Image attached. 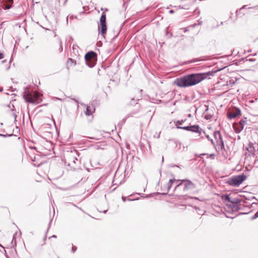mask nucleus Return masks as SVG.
<instances>
[{
    "label": "nucleus",
    "instance_id": "f257e3e1",
    "mask_svg": "<svg viewBox=\"0 0 258 258\" xmlns=\"http://www.w3.org/2000/svg\"><path fill=\"white\" fill-rule=\"evenodd\" d=\"M207 73H196L187 75L177 78L174 84L179 87H187L200 83L208 77Z\"/></svg>",
    "mask_w": 258,
    "mask_h": 258
},
{
    "label": "nucleus",
    "instance_id": "f03ea898",
    "mask_svg": "<svg viewBox=\"0 0 258 258\" xmlns=\"http://www.w3.org/2000/svg\"><path fill=\"white\" fill-rule=\"evenodd\" d=\"M23 97L26 102L33 104H39L42 101L40 94L37 92H25Z\"/></svg>",
    "mask_w": 258,
    "mask_h": 258
},
{
    "label": "nucleus",
    "instance_id": "7ed1b4c3",
    "mask_svg": "<svg viewBox=\"0 0 258 258\" xmlns=\"http://www.w3.org/2000/svg\"><path fill=\"white\" fill-rule=\"evenodd\" d=\"M179 183H177L174 190H177L180 186L183 185V191L192 190L196 187L195 184L187 179L179 180Z\"/></svg>",
    "mask_w": 258,
    "mask_h": 258
},
{
    "label": "nucleus",
    "instance_id": "20e7f679",
    "mask_svg": "<svg viewBox=\"0 0 258 258\" xmlns=\"http://www.w3.org/2000/svg\"><path fill=\"white\" fill-rule=\"evenodd\" d=\"M246 179V176L244 174L234 176L229 178L227 183L234 186H238Z\"/></svg>",
    "mask_w": 258,
    "mask_h": 258
},
{
    "label": "nucleus",
    "instance_id": "39448f33",
    "mask_svg": "<svg viewBox=\"0 0 258 258\" xmlns=\"http://www.w3.org/2000/svg\"><path fill=\"white\" fill-rule=\"evenodd\" d=\"M85 59L86 60V64L89 67L92 68L95 64L96 60V53L93 51H90L85 54Z\"/></svg>",
    "mask_w": 258,
    "mask_h": 258
},
{
    "label": "nucleus",
    "instance_id": "423d86ee",
    "mask_svg": "<svg viewBox=\"0 0 258 258\" xmlns=\"http://www.w3.org/2000/svg\"><path fill=\"white\" fill-rule=\"evenodd\" d=\"M98 31L104 36L107 31V26L106 23V15L102 13L100 18V23L98 26Z\"/></svg>",
    "mask_w": 258,
    "mask_h": 258
},
{
    "label": "nucleus",
    "instance_id": "0eeeda50",
    "mask_svg": "<svg viewBox=\"0 0 258 258\" xmlns=\"http://www.w3.org/2000/svg\"><path fill=\"white\" fill-rule=\"evenodd\" d=\"M227 116L230 119H233L237 117L240 114V110L237 107L231 108L229 107L227 110Z\"/></svg>",
    "mask_w": 258,
    "mask_h": 258
},
{
    "label": "nucleus",
    "instance_id": "6e6552de",
    "mask_svg": "<svg viewBox=\"0 0 258 258\" xmlns=\"http://www.w3.org/2000/svg\"><path fill=\"white\" fill-rule=\"evenodd\" d=\"M214 136L216 141V146L218 147V149L222 150L224 148V144L220 132H215L214 134Z\"/></svg>",
    "mask_w": 258,
    "mask_h": 258
},
{
    "label": "nucleus",
    "instance_id": "1a4fd4ad",
    "mask_svg": "<svg viewBox=\"0 0 258 258\" xmlns=\"http://www.w3.org/2000/svg\"><path fill=\"white\" fill-rule=\"evenodd\" d=\"M239 209L238 202H230L227 203V213L237 212Z\"/></svg>",
    "mask_w": 258,
    "mask_h": 258
},
{
    "label": "nucleus",
    "instance_id": "9d476101",
    "mask_svg": "<svg viewBox=\"0 0 258 258\" xmlns=\"http://www.w3.org/2000/svg\"><path fill=\"white\" fill-rule=\"evenodd\" d=\"M246 122V120L242 119L239 122L234 123L233 124V127L236 133H239L243 129Z\"/></svg>",
    "mask_w": 258,
    "mask_h": 258
},
{
    "label": "nucleus",
    "instance_id": "9b49d317",
    "mask_svg": "<svg viewBox=\"0 0 258 258\" xmlns=\"http://www.w3.org/2000/svg\"><path fill=\"white\" fill-rule=\"evenodd\" d=\"M178 182H179V180H176L175 179H170L168 182L162 188V190L164 191L163 194H167L171 188L173 183Z\"/></svg>",
    "mask_w": 258,
    "mask_h": 258
},
{
    "label": "nucleus",
    "instance_id": "f8f14e48",
    "mask_svg": "<svg viewBox=\"0 0 258 258\" xmlns=\"http://www.w3.org/2000/svg\"><path fill=\"white\" fill-rule=\"evenodd\" d=\"M181 129L197 133H201L202 130L198 125L181 127Z\"/></svg>",
    "mask_w": 258,
    "mask_h": 258
},
{
    "label": "nucleus",
    "instance_id": "ddd939ff",
    "mask_svg": "<svg viewBox=\"0 0 258 258\" xmlns=\"http://www.w3.org/2000/svg\"><path fill=\"white\" fill-rule=\"evenodd\" d=\"M95 109L93 105L91 104L87 105L85 113L86 115L90 116L92 114V113L95 111Z\"/></svg>",
    "mask_w": 258,
    "mask_h": 258
},
{
    "label": "nucleus",
    "instance_id": "4468645a",
    "mask_svg": "<svg viewBox=\"0 0 258 258\" xmlns=\"http://www.w3.org/2000/svg\"><path fill=\"white\" fill-rule=\"evenodd\" d=\"M247 149L248 151V152L251 153L252 155H255V150L254 149V147H253V145L252 143H250L248 144V147Z\"/></svg>",
    "mask_w": 258,
    "mask_h": 258
},
{
    "label": "nucleus",
    "instance_id": "2eb2a0df",
    "mask_svg": "<svg viewBox=\"0 0 258 258\" xmlns=\"http://www.w3.org/2000/svg\"><path fill=\"white\" fill-rule=\"evenodd\" d=\"M186 119H182L181 120H177L175 122V125L178 128H181V127L180 125H182L183 122H184L186 121Z\"/></svg>",
    "mask_w": 258,
    "mask_h": 258
},
{
    "label": "nucleus",
    "instance_id": "dca6fc26",
    "mask_svg": "<svg viewBox=\"0 0 258 258\" xmlns=\"http://www.w3.org/2000/svg\"><path fill=\"white\" fill-rule=\"evenodd\" d=\"M12 110L13 111L12 115H13V116L15 118V121H17L16 118H17V114H16L15 111H14V109H12Z\"/></svg>",
    "mask_w": 258,
    "mask_h": 258
},
{
    "label": "nucleus",
    "instance_id": "f3484780",
    "mask_svg": "<svg viewBox=\"0 0 258 258\" xmlns=\"http://www.w3.org/2000/svg\"><path fill=\"white\" fill-rule=\"evenodd\" d=\"M258 217V211L256 212V213L252 217V219H254Z\"/></svg>",
    "mask_w": 258,
    "mask_h": 258
},
{
    "label": "nucleus",
    "instance_id": "a211bd4d",
    "mask_svg": "<svg viewBox=\"0 0 258 258\" xmlns=\"http://www.w3.org/2000/svg\"><path fill=\"white\" fill-rule=\"evenodd\" d=\"M72 159H73V162L74 163H76V161H78V159L76 157H75L74 155L72 156Z\"/></svg>",
    "mask_w": 258,
    "mask_h": 258
},
{
    "label": "nucleus",
    "instance_id": "6ab92c4d",
    "mask_svg": "<svg viewBox=\"0 0 258 258\" xmlns=\"http://www.w3.org/2000/svg\"><path fill=\"white\" fill-rule=\"evenodd\" d=\"M136 102V101H135L134 99H132L130 103L131 105H133L135 103L136 104H138L137 102Z\"/></svg>",
    "mask_w": 258,
    "mask_h": 258
},
{
    "label": "nucleus",
    "instance_id": "aec40b11",
    "mask_svg": "<svg viewBox=\"0 0 258 258\" xmlns=\"http://www.w3.org/2000/svg\"><path fill=\"white\" fill-rule=\"evenodd\" d=\"M11 8V6L10 5L7 4L5 6V9L8 10V9H10Z\"/></svg>",
    "mask_w": 258,
    "mask_h": 258
},
{
    "label": "nucleus",
    "instance_id": "412c9836",
    "mask_svg": "<svg viewBox=\"0 0 258 258\" xmlns=\"http://www.w3.org/2000/svg\"><path fill=\"white\" fill-rule=\"evenodd\" d=\"M76 249H77V247H76L73 246L72 248V251L73 252H75V251L76 250Z\"/></svg>",
    "mask_w": 258,
    "mask_h": 258
},
{
    "label": "nucleus",
    "instance_id": "4be33fe9",
    "mask_svg": "<svg viewBox=\"0 0 258 258\" xmlns=\"http://www.w3.org/2000/svg\"><path fill=\"white\" fill-rule=\"evenodd\" d=\"M222 197L223 200H226V195H223Z\"/></svg>",
    "mask_w": 258,
    "mask_h": 258
},
{
    "label": "nucleus",
    "instance_id": "5701e85b",
    "mask_svg": "<svg viewBox=\"0 0 258 258\" xmlns=\"http://www.w3.org/2000/svg\"><path fill=\"white\" fill-rule=\"evenodd\" d=\"M4 57V55L2 53L0 52V59Z\"/></svg>",
    "mask_w": 258,
    "mask_h": 258
},
{
    "label": "nucleus",
    "instance_id": "b1692460",
    "mask_svg": "<svg viewBox=\"0 0 258 258\" xmlns=\"http://www.w3.org/2000/svg\"><path fill=\"white\" fill-rule=\"evenodd\" d=\"M227 202H230V198L228 195H227Z\"/></svg>",
    "mask_w": 258,
    "mask_h": 258
},
{
    "label": "nucleus",
    "instance_id": "393cba45",
    "mask_svg": "<svg viewBox=\"0 0 258 258\" xmlns=\"http://www.w3.org/2000/svg\"><path fill=\"white\" fill-rule=\"evenodd\" d=\"M7 1L9 3H13V0H7Z\"/></svg>",
    "mask_w": 258,
    "mask_h": 258
},
{
    "label": "nucleus",
    "instance_id": "a878e982",
    "mask_svg": "<svg viewBox=\"0 0 258 258\" xmlns=\"http://www.w3.org/2000/svg\"><path fill=\"white\" fill-rule=\"evenodd\" d=\"M211 141H212V144H213V145H215V146H216V147H217V148H216V149H217V148L218 149V147L216 146V145H215V143L213 142V140H211Z\"/></svg>",
    "mask_w": 258,
    "mask_h": 258
},
{
    "label": "nucleus",
    "instance_id": "bb28decb",
    "mask_svg": "<svg viewBox=\"0 0 258 258\" xmlns=\"http://www.w3.org/2000/svg\"><path fill=\"white\" fill-rule=\"evenodd\" d=\"M169 13H170V14H172V13H174V11H173V10H170V11H169Z\"/></svg>",
    "mask_w": 258,
    "mask_h": 258
},
{
    "label": "nucleus",
    "instance_id": "cd10ccee",
    "mask_svg": "<svg viewBox=\"0 0 258 258\" xmlns=\"http://www.w3.org/2000/svg\"><path fill=\"white\" fill-rule=\"evenodd\" d=\"M122 200L123 202H125V197H122Z\"/></svg>",
    "mask_w": 258,
    "mask_h": 258
},
{
    "label": "nucleus",
    "instance_id": "c85d7f7f",
    "mask_svg": "<svg viewBox=\"0 0 258 258\" xmlns=\"http://www.w3.org/2000/svg\"><path fill=\"white\" fill-rule=\"evenodd\" d=\"M213 156H214V154H210V155H209V157H213Z\"/></svg>",
    "mask_w": 258,
    "mask_h": 258
},
{
    "label": "nucleus",
    "instance_id": "c756f323",
    "mask_svg": "<svg viewBox=\"0 0 258 258\" xmlns=\"http://www.w3.org/2000/svg\"><path fill=\"white\" fill-rule=\"evenodd\" d=\"M229 83H230V84H233V83H234V81H232V82H231V80H230V81H229Z\"/></svg>",
    "mask_w": 258,
    "mask_h": 258
},
{
    "label": "nucleus",
    "instance_id": "7c9ffc66",
    "mask_svg": "<svg viewBox=\"0 0 258 258\" xmlns=\"http://www.w3.org/2000/svg\"><path fill=\"white\" fill-rule=\"evenodd\" d=\"M221 211L222 212L223 214L225 215V213H224V211H223V210H222V209H221Z\"/></svg>",
    "mask_w": 258,
    "mask_h": 258
},
{
    "label": "nucleus",
    "instance_id": "2f4dec72",
    "mask_svg": "<svg viewBox=\"0 0 258 258\" xmlns=\"http://www.w3.org/2000/svg\"><path fill=\"white\" fill-rule=\"evenodd\" d=\"M51 237L56 238V236L54 235L52 236H51Z\"/></svg>",
    "mask_w": 258,
    "mask_h": 258
},
{
    "label": "nucleus",
    "instance_id": "473e14b6",
    "mask_svg": "<svg viewBox=\"0 0 258 258\" xmlns=\"http://www.w3.org/2000/svg\"><path fill=\"white\" fill-rule=\"evenodd\" d=\"M0 136L6 137V135H3V134H0Z\"/></svg>",
    "mask_w": 258,
    "mask_h": 258
},
{
    "label": "nucleus",
    "instance_id": "72a5a7b5",
    "mask_svg": "<svg viewBox=\"0 0 258 258\" xmlns=\"http://www.w3.org/2000/svg\"><path fill=\"white\" fill-rule=\"evenodd\" d=\"M15 237H13V240H12V242L13 243L14 241Z\"/></svg>",
    "mask_w": 258,
    "mask_h": 258
},
{
    "label": "nucleus",
    "instance_id": "f704fd0d",
    "mask_svg": "<svg viewBox=\"0 0 258 258\" xmlns=\"http://www.w3.org/2000/svg\"><path fill=\"white\" fill-rule=\"evenodd\" d=\"M69 60L71 61H73V59H72V58H69Z\"/></svg>",
    "mask_w": 258,
    "mask_h": 258
},
{
    "label": "nucleus",
    "instance_id": "c9c22d12",
    "mask_svg": "<svg viewBox=\"0 0 258 258\" xmlns=\"http://www.w3.org/2000/svg\"><path fill=\"white\" fill-rule=\"evenodd\" d=\"M3 91V88L0 87V92H2Z\"/></svg>",
    "mask_w": 258,
    "mask_h": 258
},
{
    "label": "nucleus",
    "instance_id": "e433bc0d",
    "mask_svg": "<svg viewBox=\"0 0 258 258\" xmlns=\"http://www.w3.org/2000/svg\"><path fill=\"white\" fill-rule=\"evenodd\" d=\"M245 7H246V6H243V7H242L241 9H243V8H245Z\"/></svg>",
    "mask_w": 258,
    "mask_h": 258
},
{
    "label": "nucleus",
    "instance_id": "4c0bfd02",
    "mask_svg": "<svg viewBox=\"0 0 258 258\" xmlns=\"http://www.w3.org/2000/svg\"><path fill=\"white\" fill-rule=\"evenodd\" d=\"M57 1L59 2L61 0H57ZM67 1V0H66V1H65V3L66 2V1Z\"/></svg>",
    "mask_w": 258,
    "mask_h": 258
},
{
    "label": "nucleus",
    "instance_id": "58836bf2",
    "mask_svg": "<svg viewBox=\"0 0 258 258\" xmlns=\"http://www.w3.org/2000/svg\"><path fill=\"white\" fill-rule=\"evenodd\" d=\"M74 46H75V45H73V49H74V48H75Z\"/></svg>",
    "mask_w": 258,
    "mask_h": 258
},
{
    "label": "nucleus",
    "instance_id": "ea45409f",
    "mask_svg": "<svg viewBox=\"0 0 258 258\" xmlns=\"http://www.w3.org/2000/svg\"><path fill=\"white\" fill-rule=\"evenodd\" d=\"M226 217H227V218H229L230 217H229V216L227 215V216H226Z\"/></svg>",
    "mask_w": 258,
    "mask_h": 258
},
{
    "label": "nucleus",
    "instance_id": "a19ab883",
    "mask_svg": "<svg viewBox=\"0 0 258 258\" xmlns=\"http://www.w3.org/2000/svg\"><path fill=\"white\" fill-rule=\"evenodd\" d=\"M0 246H2V247H3V246H2V245L1 244H0Z\"/></svg>",
    "mask_w": 258,
    "mask_h": 258
}]
</instances>
